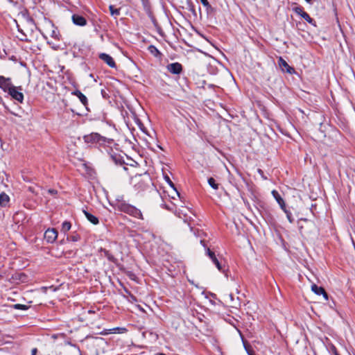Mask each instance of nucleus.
Masks as SVG:
<instances>
[{
  "label": "nucleus",
  "mask_w": 355,
  "mask_h": 355,
  "mask_svg": "<svg viewBox=\"0 0 355 355\" xmlns=\"http://www.w3.org/2000/svg\"><path fill=\"white\" fill-rule=\"evenodd\" d=\"M49 192L51 193H55L56 191L55 190H49Z\"/></svg>",
  "instance_id": "obj_32"
},
{
  "label": "nucleus",
  "mask_w": 355,
  "mask_h": 355,
  "mask_svg": "<svg viewBox=\"0 0 355 355\" xmlns=\"http://www.w3.org/2000/svg\"><path fill=\"white\" fill-rule=\"evenodd\" d=\"M307 3H311L312 0H305Z\"/></svg>",
  "instance_id": "obj_34"
},
{
  "label": "nucleus",
  "mask_w": 355,
  "mask_h": 355,
  "mask_svg": "<svg viewBox=\"0 0 355 355\" xmlns=\"http://www.w3.org/2000/svg\"><path fill=\"white\" fill-rule=\"evenodd\" d=\"M299 230L302 235L307 236L315 229L314 223L308 219L301 218L298 221Z\"/></svg>",
  "instance_id": "obj_2"
},
{
  "label": "nucleus",
  "mask_w": 355,
  "mask_h": 355,
  "mask_svg": "<svg viewBox=\"0 0 355 355\" xmlns=\"http://www.w3.org/2000/svg\"><path fill=\"white\" fill-rule=\"evenodd\" d=\"M119 209L123 212L125 213L130 216H132L135 218H139V219H144L143 214L140 209H137V207L129 205L126 203H121L119 205Z\"/></svg>",
  "instance_id": "obj_1"
},
{
  "label": "nucleus",
  "mask_w": 355,
  "mask_h": 355,
  "mask_svg": "<svg viewBox=\"0 0 355 355\" xmlns=\"http://www.w3.org/2000/svg\"><path fill=\"white\" fill-rule=\"evenodd\" d=\"M8 94L19 103H22L24 101V94L21 92V87H16L13 85L7 91Z\"/></svg>",
  "instance_id": "obj_3"
},
{
  "label": "nucleus",
  "mask_w": 355,
  "mask_h": 355,
  "mask_svg": "<svg viewBox=\"0 0 355 355\" xmlns=\"http://www.w3.org/2000/svg\"><path fill=\"white\" fill-rule=\"evenodd\" d=\"M245 349H246V351H247V352H248V354L249 355H254V352H253V350H252V349H249V348H248V347H247L246 346H245Z\"/></svg>",
  "instance_id": "obj_27"
},
{
  "label": "nucleus",
  "mask_w": 355,
  "mask_h": 355,
  "mask_svg": "<svg viewBox=\"0 0 355 355\" xmlns=\"http://www.w3.org/2000/svg\"><path fill=\"white\" fill-rule=\"evenodd\" d=\"M73 22L78 26H85L87 23L86 19L83 16L78 15H73L72 16Z\"/></svg>",
  "instance_id": "obj_14"
},
{
  "label": "nucleus",
  "mask_w": 355,
  "mask_h": 355,
  "mask_svg": "<svg viewBox=\"0 0 355 355\" xmlns=\"http://www.w3.org/2000/svg\"><path fill=\"white\" fill-rule=\"evenodd\" d=\"M70 239L72 241H78L79 239H80V236L78 235H74V236H71Z\"/></svg>",
  "instance_id": "obj_26"
},
{
  "label": "nucleus",
  "mask_w": 355,
  "mask_h": 355,
  "mask_svg": "<svg viewBox=\"0 0 355 355\" xmlns=\"http://www.w3.org/2000/svg\"><path fill=\"white\" fill-rule=\"evenodd\" d=\"M71 225L69 221H64L62 224L61 231L64 233H66L71 229Z\"/></svg>",
  "instance_id": "obj_18"
},
{
  "label": "nucleus",
  "mask_w": 355,
  "mask_h": 355,
  "mask_svg": "<svg viewBox=\"0 0 355 355\" xmlns=\"http://www.w3.org/2000/svg\"><path fill=\"white\" fill-rule=\"evenodd\" d=\"M208 183L214 189L216 190L218 189V184L216 183V181L213 178H209L208 179Z\"/></svg>",
  "instance_id": "obj_19"
},
{
  "label": "nucleus",
  "mask_w": 355,
  "mask_h": 355,
  "mask_svg": "<svg viewBox=\"0 0 355 355\" xmlns=\"http://www.w3.org/2000/svg\"><path fill=\"white\" fill-rule=\"evenodd\" d=\"M74 94L78 97V98L83 103V104L86 105L87 99L83 94H82L80 91H76L74 92Z\"/></svg>",
  "instance_id": "obj_17"
},
{
  "label": "nucleus",
  "mask_w": 355,
  "mask_h": 355,
  "mask_svg": "<svg viewBox=\"0 0 355 355\" xmlns=\"http://www.w3.org/2000/svg\"><path fill=\"white\" fill-rule=\"evenodd\" d=\"M84 141L86 143H101L105 141V138L98 133L92 132L89 135L84 136Z\"/></svg>",
  "instance_id": "obj_4"
},
{
  "label": "nucleus",
  "mask_w": 355,
  "mask_h": 355,
  "mask_svg": "<svg viewBox=\"0 0 355 355\" xmlns=\"http://www.w3.org/2000/svg\"><path fill=\"white\" fill-rule=\"evenodd\" d=\"M10 202V197L6 193H1L0 194V205L2 207H6Z\"/></svg>",
  "instance_id": "obj_16"
},
{
  "label": "nucleus",
  "mask_w": 355,
  "mask_h": 355,
  "mask_svg": "<svg viewBox=\"0 0 355 355\" xmlns=\"http://www.w3.org/2000/svg\"><path fill=\"white\" fill-rule=\"evenodd\" d=\"M106 256L107 257V258L110 260L112 259V257H111L110 255L108 254L107 252H106Z\"/></svg>",
  "instance_id": "obj_31"
},
{
  "label": "nucleus",
  "mask_w": 355,
  "mask_h": 355,
  "mask_svg": "<svg viewBox=\"0 0 355 355\" xmlns=\"http://www.w3.org/2000/svg\"><path fill=\"white\" fill-rule=\"evenodd\" d=\"M272 195L274 197V198L276 200L277 203L279 205L281 209L282 210H285V207H286L285 202H284V199L281 197V196L279 195L278 191H277L276 190L272 191Z\"/></svg>",
  "instance_id": "obj_12"
},
{
  "label": "nucleus",
  "mask_w": 355,
  "mask_h": 355,
  "mask_svg": "<svg viewBox=\"0 0 355 355\" xmlns=\"http://www.w3.org/2000/svg\"><path fill=\"white\" fill-rule=\"evenodd\" d=\"M286 214V216H287V218L288 220V221L292 223L293 221V219L291 217V213L290 211H288L286 208L285 207V210H283Z\"/></svg>",
  "instance_id": "obj_22"
},
{
  "label": "nucleus",
  "mask_w": 355,
  "mask_h": 355,
  "mask_svg": "<svg viewBox=\"0 0 355 355\" xmlns=\"http://www.w3.org/2000/svg\"><path fill=\"white\" fill-rule=\"evenodd\" d=\"M110 13L112 16H117L120 12L119 9H115L113 6H110Z\"/></svg>",
  "instance_id": "obj_20"
},
{
  "label": "nucleus",
  "mask_w": 355,
  "mask_h": 355,
  "mask_svg": "<svg viewBox=\"0 0 355 355\" xmlns=\"http://www.w3.org/2000/svg\"><path fill=\"white\" fill-rule=\"evenodd\" d=\"M257 171L264 179H266V178L263 177V172L261 169H258Z\"/></svg>",
  "instance_id": "obj_29"
},
{
  "label": "nucleus",
  "mask_w": 355,
  "mask_h": 355,
  "mask_svg": "<svg viewBox=\"0 0 355 355\" xmlns=\"http://www.w3.org/2000/svg\"><path fill=\"white\" fill-rule=\"evenodd\" d=\"M118 330H119V328H114V329H110L109 332H102L101 334L102 335H107L109 333H116L117 332L116 331H118Z\"/></svg>",
  "instance_id": "obj_24"
},
{
  "label": "nucleus",
  "mask_w": 355,
  "mask_h": 355,
  "mask_svg": "<svg viewBox=\"0 0 355 355\" xmlns=\"http://www.w3.org/2000/svg\"><path fill=\"white\" fill-rule=\"evenodd\" d=\"M36 352H37V349H35H35H33L32 350V355H35V354H36Z\"/></svg>",
  "instance_id": "obj_30"
},
{
  "label": "nucleus",
  "mask_w": 355,
  "mask_h": 355,
  "mask_svg": "<svg viewBox=\"0 0 355 355\" xmlns=\"http://www.w3.org/2000/svg\"><path fill=\"white\" fill-rule=\"evenodd\" d=\"M295 12L300 15L304 20L309 24H313V19L309 16L308 13L304 12L302 8L297 7L294 9Z\"/></svg>",
  "instance_id": "obj_11"
},
{
  "label": "nucleus",
  "mask_w": 355,
  "mask_h": 355,
  "mask_svg": "<svg viewBox=\"0 0 355 355\" xmlns=\"http://www.w3.org/2000/svg\"><path fill=\"white\" fill-rule=\"evenodd\" d=\"M58 238V232L54 228H49L44 233L45 240L50 243H53Z\"/></svg>",
  "instance_id": "obj_5"
},
{
  "label": "nucleus",
  "mask_w": 355,
  "mask_h": 355,
  "mask_svg": "<svg viewBox=\"0 0 355 355\" xmlns=\"http://www.w3.org/2000/svg\"><path fill=\"white\" fill-rule=\"evenodd\" d=\"M156 355H166V354H163V353H159V354H157Z\"/></svg>",
  "instance_id": "obj_35"
},
{
  "label": "nucleus",
  "mask_w": 355,
  "mask_h": 355,
  "mask_svg": "<svg viewBox=\"0 0 355 355\" xmlns=\"http://www.w3.org/2000/svg\"><path fill=\"white\" fill-rule=\"evenodd\" d=\"M15 307L17 309H27V306L26 305L17 304L15 305Z\"/></svg>",
  "instance_id": "obj_25"
},
{
  "label": "nucleus",
  "mask_w": 355,
  "mask_h": 355,
  "mask_svg": "<svg viewBox=\"0 0 355 355\" xmlns=\"http://www.w3.org/2000/svg\"><path fill=\"white\" fill-rule=\"evenodd\" d=\"M166 182H168L169 185L171 186L173 188H174V184L172 182V181L170 180V178L168 177H166Z\"/></svg>",
  "instance_id": "obj_28"
},
{
  "label": "nucleus",
  "mask_w": 355,
  "mask_h": 355,
  "mask_svg": "<svg viewBox=\"0 0 355 355\" xmlns=\"http://www.w3.org/2000/svg\"><path fill=\"white\" fill-rule=\"evenodd\" d=\"M99 58L104 62H105L110 67H116V63L112 57H111L110 55L105 53H102L99 55Z\"/></svg>",
  "instance_id": "obj_7"
},
{
  "label": "nucleus",
  "mask_w": 355,
  "mask_h": 355,
  "mask_svg": "<svg viewBox=\"0 0 355 355\" xmlns=\"http://www.w3.org/2000/svg\"><path fill=\"white\" fill-rule=\"evenodd\" d=\"M202 4L207 8V9L211 8V5L207 0H200Z\"/></svg>",
  "instance_id": "obj_23"
},
{
  "label": "nucleus",
  "mask_w": 355,
  "mask_h": 355,
  "mask_svg": "<svg viewBox=\"0 0 355 355\" xmlns=\"http://www.w3.org/2000/svg\"><path fill=\"white\" fill-rule=\"evenodd\" d=\"M206 254L211 259L212 262L215 264V266H216L218 270L223 272H224L223 268L221 266V264H220V261H218V259H217V257H216L215 253L214 252H212L209 248H206Z\"/></svg>",
  "instance_id": "obj_6"
},
{
  "label": "nucleus",
  "mask_w": 355,
  "mask_h": 355,
  "mask_svg": "<svg viewBox=\"0 0 355 355\" xmlns=\"http://www.w3.org/2000/svg\"><path fill=\"white\" fill-rule=\"evenodd\" d=\"M11 80L10 78H6L0 76V88L4 92H7L12 86Z\"/></svg>",
  "instance_id": "obj_9"
},
{
  "label": "nucleus",
  "mask_w": 355,
  "mask_h": 355,
  "mask_svg": "<svg viewBox=\"0 0 355 355\" xmlns=\"http://www.w3.org/2000/svg\"><path fill=\"white\" fill-rule=\"evenodd\" d=\"M352 242L353 243V244L354 245V241L353 240V239L352 238Z\"/></svg>",
  "instance_id": "obj_36"
},
{
  "label": "nucleus",
  "mask_w": 355,
  "mask_h": 355,
  "mask_svg": "<svg viewBox=\"0 0 355 355\" xmlns=\"http://www.w3.org/2000/svg\"><path fill=\"white\" fill-rule=\"evenodd\" d=\"M29 190H30L31 191H33V189H32V188H31V187H30V188H29Z\"/></svg>",
  "instance_id": "obj_37"
},
{
  "label": "nucleus",
  "mask_w": 355,
  "mask_h": 355,
  "mask_svg": "<svg viewBox=\"0 0 355 355\" xmlns=\"http://www.w3.org/2000/svg\"><path fill=\"white\" fill-rule=\"evenodd\" d=\"M311 290L316 295H322L325 300H328V295L322 287H319L316 284L311 286Z\"/></svg>",
  "instance_id": "obj_13"
},
{
  "label": "nucleus",
  "mask_w": 355,
  "mask_h": 355,
  "mask_svg": "<svg viewBox=\"0 0 355 355\" xmlns=\"http://www.w3.org/2000/svg\"><path fill=\"white\" fill-rule=\"evenodd\" d=\"M278 64L279 67L283 70L286 71L287 73L292 74L294 73L295 70L293 67H290L288 64L284 60L282 57H279L278 59Z\"/></svg>",
  "instance_id": "obj_8"
},
{
  "label": "nucleus",
  "mask_w": 355,
  "mask_h": 355,
  "mask_svg": "<svg viewBox=\"0 0 355 355\" xmlns=\"http://www.w3.org/2000/svg\"><path fill=\"white\" fill-rule=\"evenodd\" d=\"M167 69L169 72L173 74H179L182 70L181 64L178 62H174L167 66Z\"/></svg>",
  "instance_id": "obj_10"
},
{
  "label": "nucleus",
  "mask_w": 355,
  "mask_h": 355,
  "mask_svg": "<svg viewBox=\"0 0 355 355\" xmlns=\"http://www.w3.org/2000/svg\"><path fill=\"white\" fill-rule=\"evenodd\" d=\"M83 211L85 217L89 222H91L94 225L98 224L99 221H98V219L97 217H96L95 216L92 215V214L89 213L88 211H87L85 210H83Z\"/></svg>",
  "instance_id": "obj_15"
},
{
  "label": "nucleus",
  "mask_w": 355,
  "mask_h": 355,
  "mask_svg": "<svg viewBox=\"0 0 355 355\" xmlns=\"http://www.w3.org/2000/svg\"><path fill=\"white\" fill-rule=\"evenodd\" d=\"M200 243L205 248V244L203 240L200 241Z\"/></svg>",
  "instance_id": "obj_33"
},
{
  "label": "nucleus",
  "mask_w": 355,
  "mask_h": 355,
  "mask_svg": "<svg viewBox=\"0 0 355 355\" xmlns=\"http://www.w3.org/2000/svg\"><path fill=\"white\" fill-rule=\"evenodd\" d=\"M149 50H150V51L153 54H154L155 55H157V54H159V51H158V50L157 49V48H156V47H155L154 46H152V45H151V46H149Z\"/></svg>",
  "instance_id": "obj_21"
}]
</instances>
